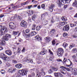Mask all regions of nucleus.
<instances>
[{
	"mask_svg": "<svg viewBox=\"0 0 77 77\" xmlns=\"http://www.w3.org/2000/svg\"><path fill=\"white\" fill-rule=\"evenodd\" d=\"M29 70L27 69H22L19 71V73L17 74V77H21L23 75H26L27 73L28 72Z\"/></svg>",
	"mask_w": 77,
	"mask_h": 77,
	"instance_id": "nucleus-1",
	"label": "nucleus"
},
{
	"mask_svg": "<svg viewBox=\"0 0 77 77\" xmlns=\"http://www.w3.org/2000/svg\"><path fill=\"white\" fill-rule=\"evenodd\" d=\"M71 0H61V2L60 0H58L57 3L59 5H64L65 3H69Z\"/></svg>",
	"mask_w": 77,
	"mask_h": 77,
	"instance_id": "nucleus-2",
	"label": "nucleus"
},
{
	"mask_svg": "<svg viewBox=\"0 0 77 77\" xmlns=\"http://www.w3.org/2000/svg\"><path fill=\"white\" fill-rule=\"evenodd\" d=\"M11 38V35L8 34H5L2 38L4 41H8L9 38Z\"/></svg>",
	"mask_w": 77,
	"mask_h": 77,
	"instance_id": "nucleus-3",
	"label": "nucleus"
},
{
	"mask_svg": "<svg viewBox=\"0 0 77 77\" xmlns=\"http://www.w3.org/2000/svg\"><path fill=\"white\" fill-rule=\"evenodd\" d=\"M64 52V50L62 48H59L58 50V52L57 53L58 56L59 57L62 56V54Z\"/></svg>",
	"mask_w": 77,
	"mask_h": 77,
	"instance_id": "nucleus-4",
	"label": "nucleus"
},
{
	"mask_svg": "<svg viewBox=\"0 0 77 77\" xmlns=\"http://www.w3.org/2000/svg\"><path fill=\"white\" fill-rule=\"evenodd\" d=\"M1 31V32L0 35L1 36H2V35H4L5 33H6L8 32V29H7L6 27L4 26Z\"/></svg>",
	"mask_w": 77,
	"mask_h": 77,
	"instance_id": "nucleus-5",
	"label": "nucleus"
},
{
	"mask_svg": "<svg viewBox=\"0 0 77 77\" xmlns=\"http://www.w3.org/2000/svg\"><path fill=\"white\" fill-rule=\"evenodd\" d=\"M9 27L11 29H14L15 27V24L13 22H10L9 24Z\"/></svg>",
	"mask_w": 77,
	"mask_h": 77,
	"instance_id": "nucleus-6",
	"label": "nucleus"
},
{
	"mask_svg": "<svg viewBox=\"0 0 77 77\" xmlns=\"http://www.w3.org/2000/svg\"><path fill=\"white\" fill-rule=\"evenodd\" d=\"M20 24V26L23 27H27V23L24 20L22 21Z\"/></svg>",
	"mask_w": 77,
	"mask_h": 77,
	"instance_id": "nucleus-7",
	"label": "nucleus"
},
{
	"mask_svg": "<svg viewBox=\"0 0 77 77\" xmlns=\"http://www.w3.org/2000/svg\"><path fill=\"white\" fill-rule=\"evenodd\" d=\"M1 56L2 57L1 58L4 60H8V57L5 54H1Z\"/></svg>",
	"mask_w": 77,
	"mask_h": 77,
	"instance_id": "nucleus-8",
	"label": "nucleus"
},
{
	"mask_svg": "<svg viewBox=\"0 0 77 77\" xmlns=\"http://www.w3.org/2000/svg\"><path fill=\"white\" fill-rule=\"evenodd\" d=\"M64 31H68L69 30V25L65 26L63 28Z\"/></svg>",
	"mask_w": 77,
	"mask_h": 77,
	"instance_id": "nucleus-9",
	"label": "nucleus"
},
{
	"mask_svg": "<svg viewBox=\"0 0 77 77\" xmlns=\"http://www.w3.org/2000/svg\"><path fill=\"white\" fill-rule=\"evenodd\" d=\"M54 75L56 77H63V75L60 72H55L54 73Z\"/></svg>",
	"mask_w": 77,
	"mask_h": 77,
	"instance_id": "nucleus-10",
	"label": "nucleus"
},
{
	"mask_svg": "<svg viewBox=\"0 0 77 77\" xmlns=\"http://www.w3.org/2000/svg\"><path fill=\"white\" fill-rule=\"evenodd\" d=\"M72 72H73V74L74 75H76L77 74V69L75 68H73L72 69Z\"/></svg>",
	"mask_w": 77,
	"mask_h": 77,
	"instance_id": "nucleus-11",
	"label": "nucleus"
},
{
	"mask_svg": "<svg viewBox=\"0 0 77 77\" xmlns=\"http://www.w3.org/2000/svg\"><path fill=\"white\" fill-rule=\"evenodd\" d=\"M54 7H55V5L53 4H52L49 7L50 12H53V8Z\"/></svg>",
	"mask_w": 77,
	"mask_h": 77,
	"instance_id": "nucleus-12",
	"label": "nucleus"
},
{
	"mask_svg": "<svg viewBox=\"0 0 77 77\" xmlns=\"http://www.w3.org/2000/svg\"><path fill=\"white\" fill-rule=\"evenodd\" d=\"M9 72H11V73H13V72H14L16 71V69H13L12 67H11L9 68Z\"/></svg>",
	"mask_w": 77,
	"mask_h": 77,
	"instance_id": "nucleus-13",
	"label": "nucleus"
},
{
	"mask_svg": "<svg viewBox=\"0 0 77 77\" xmlns=\"http://www.w3.org/2000/svg\"><path fill=\"white\" fill-rule=\"evenodd\" d=\"M46 42H49L51 40V38L50 37H47L44 38Z\"/></svg>",
	"mask_w": 77,
	"mask_h": 77,
	"instance_id": "nucleus-14",
	"label": "nucleus"
},
{
	"mask_svg": "<svg viewBox=\"0 0 77 77\" xmlns=\"http://www.w3.org/2000/svg\"><path fill=\"white\" fill-rule=\"evenodd\" d=\"M5 53L8 56L12 55V51L10 50H7L5 51Z\"/></svg>",
	"mask_w": 77,
	"mask_h": 77,
	"instance_id": "nucleus-15",
	"label": "nucleus"
},
{
	"mask_svg": "<svg viewBox=\"0 0 77 77\" xmlns=\"http://www.w3.org/2000/svg\"><path fill=\"white\" fill-rule=\"evenodd\" d=\"M35 38H36V40H37L38 41H41L42 40V38L41 37H39V36L38 35L35 36Z\"/></svg>",
	"mask_w": 77,
	"mask_h": 77,
	"instance_id": "nucleus-16",
	"label": "nucleus"
},
{
	"mask_svg": "<svg viewBox=\"0 0 77 77\" xmlns=\"http://www.w3.org/2000/svg\"><path fill=\"white\" fill-rule=\"evenodd\" d=\"M22 64H17L15 65V66L17 68L20 69L22 67Z\"/></svg>",
	"mask_w": 77,
	"mask_h": 77,
	"instance_id": "nucleus-17",
	"label": "nucleus"
},
{
	"mask_svg": "<svg viewBox=\"0 0 77 77\" xmlns=\"http://www.w3.org/2000/svg\"><path fill=\"white\" fill-rule=\"evenodd\" d=\"M13 33L14 35H17L18 34V36H20V33L19 32V31H14L13 32Z\"/></svg>",
	"mask_w": 77,
	"mask_h": 77,
	"instance_id": "nucleus-18",
	"label": "nucleus"
},
{
	"mask_svg": "<svg viewBox=\"0 0 77 77\" xmlns=\"http://www.w3.org/2000/svg\"><path fill=\"white\" fill-rule=\"evenodd\" d=\"M46 15V14H41V18L42 19V21L43 20H44V18H45V16Z\"/></svg>",
	"mask_w": 77,
	"mask_h": 77,
	"instance_id": "nucleus-19",
	"label": "nucleus"
},
{
	"mask_svg": "<svg viewBox=\"0 0 77 77\" xmlns=\"http://www.w3.org/2000/svg\"><path fill=\"white\" fill-rule=\"evenodd\" d=\"M72 6H73L74 7H76V8H77V1H75L74 2H73L72 5Z\"/></svg>",
	"mask_w": 77,
	"mask_h": 77,
	"instance_id": "nucleus-20",
	"label": "nucleus"
},
{
	"mask_svg": "<svg viewBox=\"0 0 77 77\" xmlns=\"http://www.w3.org/2000/svg\"><path fill=\"white\" fill-rule=\"evenodd\" d=\"M43 51H42L41 52H40L41 54H42V55H44V54H46V51H47V50L44 51V48H43Z\"/></svg>",
	"mask_w": 77,
	"mask_h": 77,
	"instance_id": "nucleus-21",
	"label": "nucleus"
},
{
	"mask_svg": "<svg viewBox=\"0 0 77 77\" xmlns=\"http://www.w3.org/2000/svg\"><path fill=\"white\" fill-rule=\"evenodd\" d=\"M0 44L1 45L5 46V41H4V40H2L0 42Z\"/></svg>",
	"mask_w": 77,
	"mask_h": 77,
	"instance_id": "nucleus-22",
	"label": "nucleus"
},
{
	"mask_svg": "<svg viewBox=\"0 0 77 77\" xmlns=\"http://www.w3.org/2000/svg\"><path fill=\"white\" fill-rule=\"evenodd\" d=\"M60 71L61 72V73H62L63 74H66V70H65L63 69L60 70Z\"/></svg>",
	"mask_w": 77,
	"mask_h": 77,
	"instance_id": "nucleus-23",
	"label": "nucleus"
},
{
	"mask_svg": "<svg viewBox=\"0 0 77 77\" xmlns=\"http://www.w3.org/2000/svg\"><path fill=\"white\" fill-rule=\"evenodd\" d=\"M52 69L53 71H58L59 68H58V67H53Z\"/></svg>",
	"mask_w": 77,
	"mask_h": 77,
	"instance_id": "nucleus-24",
	"label": "nucleus"
},
{
	"mask_svg": "<svg viewBox=\"0 0 77 77\" xmlns=\"http://www.w3.org/2000/svg\"><path fill=\"white\" fill-rule=\"evenodd\" d=\"M36 32L35 31H32L31 32V35L32 36H35L36 34Z\"/></svg>",
	"mask_w": 77,
	"mask_h": 77,
	"instance_id": "nucleus-25",
	"label": "nucleus"
},
{
	"mask_svg": "<svg viewBox=\"0 0 77 77\" xmlns=\"http://www.w3.org/2000/svg\"><path fill=\"white\" fill-rule=\"evenodd\" d=\"M36 16L35 14H34L33 16L32 17V18L33 21H35L36 19Z\"/></svg>",
	"mask_w": 77,
	"mask_h": 77,
	"instance_id": "nucleus-26",
	"label": "nucleus"
},
{
	"mask_svg": "<svg viewBox=\"0 0 77 77\" xmlns=\"http://www.w3.org/2000/svg\"><path fill=\"white\" fill-rule=\"evenodd\" d=\"M36 27V25L34 24H33L32 25V30H35Z\"/></svg>",
	"mask_w": 77,
	"mask_h": 77,
	"instance_id": "nucleus-27",
	"label": "nucleus"
},
{
	"mask_svg": "<svg viewBox=\"0 0 77 77\" xmlns=\"http://www.w3.org/2000/svg\"><path fill=\"white\" fill-rule=\"evenodd\" d=\"M61 20L63 21H66L67 20V19L66 18V17H63L61 18Z\"/></svg>",
	"mask_w": 77,
	"mask_h": 77,
	"instance_id": "nucleus-28",
	"label": "nucleus"
},
{
	"mask_svg": "<svg viewBox=\"0 0 77 77\" xmlns=\"http://www.w3.org/2000/svg\"><path fill=\"white\" fill-rule=\"evenodd\" d=\"M42 27V26L41 25H40L39 26H37V27H36V30H39Z\"/></svg>",
	"mask_w": 77,
	"mask_h": 77,
	"instance_id": "nucleus-29",
	"label": "nucleus"
},
{
	"mask_svg": "<svg viewBox=\"0 0 77 77\" xmlns=\"http://www.w3.org/2000/svg\"><path fill=\"white\" fill-rule=\"evenodd\" d=\"M26 61L27 63H33V61L32 60L30 59H27Z\"/></svg>",
	"mask_w": 77,
	"mask_h": 77,
	"instance_id": "nucleus-30",
	"label": "nucleus"
},
{
	"mask_svg": "<svg viewBox=\"0 0 77 77\" xmlns=\"http://www.w3.org/2000/svg\"><path fill=\"white\" fill-rule=\"evenodd\" d=\"M63 46L65 48H66V47L68 46V44L66 43L65 42H64L63 43Z\"/></svg>",
	"mask_w": 77,
	"mask_h": 77,
	"instance_id": "nucleus-31",
	"label": "nucleus"
},
{
	"mask_svg": "<svg viewBox=\"0 0 77 77\" xmlns=\"http://www.w3.org/2000/svg\"><path fill=\"white\" fill-rule=\"evenodd\" d=\"M54 21L53 20V18L52 19L51 21V24L49 25L50 26H51L53 24V23H54Z\"/></svg>",
	"mask_w": 77,
	"mask_h": 77,
	"instance_id": "nucleus-32",
	"label": "nucleus"
},
{
	"mask_svg": "<svg viewBox=\"0 0 77 77\" xmlns=\"http://www.w3.org/2000/svg\"><path fill=\"white\" fill-rule=\"evenodd\" d=\"M72 53H77V49L76 48H73L72 51Z\"/></svg>",
	"mask_w": 77,
	"mask_h": 77,
	"instance_id": "nucleus-33",
	"label": "nucleus"
},
{
	"mask_svg": "<svg viewBox=\"0 0 77 77\" xmlns=\"http://www.w3.org/2000/svg\"><path fill=\"white\" fill-rule=\"evenodd\" d=\"M42 21L44 24H45V25L48 24V21L46 20H43Z\"/></svg>",
	"mask_w": 77,
	"mask_h": 77,
	"instance_id": "nucleus-34",
	"label": "nucleus"
},
{
	"mask_svg": "<svg viewBox=\"0 0 77 77\" xmlns=\"http://www.w3.org/2000/svg\"><path fill=\"white\" fill-rule=\"evenodd\" d=\"M53 69H50L48 71V73L49 74H52L53 72Z\"/></svg>",
	"mask_w": 77,
	"mask_h": 77,
	"instance_id": "nucleus-35",
	"label": "nucleus"
},
{
	"mask_svg": "<svg viewBox=\"0 0 77 77\" xmlns=\"http://www.w3.org/2000/svg\"><path fill=\"white\" fill-rule=\"evenodd\" d=\"M70 25L71 27H75L76 26V24H70Z\"/></svg>",
	"mask_w": 77,
	"mask_h": 77,
	"instance_id": "nucleus-36",
	"label": "nucleus"
},
{
	"mask_svg": "<svg viewBox=\"0 0 77 77\" xmlns=\"http://www.w3.org/2000/svg\"><path fill=\"white\" fill-rule=\"evenodd\" d=\"M17 18V15H15L14 17H12L11 18V20H13L14 19H16Z\"/></svg>",
	"mask_w": 77,
	"mask_h": 77,
	"instance_id": "nucleus-37",
	"label": "nucleus"
},
{
	"mask_svg": "<svg viewBox=\"0 0 77 77\" xmlns=\"http://www.w3.org/2000/svg\"><path fill=\"white\" fill-rule=\"evenodd\" d=\"M60 25L61 26H63L65 25V23L64 22H61L59 23Z\"/></svg>",
	"mask_w": 77,
	"mask_h": 77,
	"instance_id": "nucleus-38",
	"label": "nucleus"
},
{
	"mask_svg": "<svg viewBox=\"0 0 77 77\" xmlns=\"http://www.w3.org/2000/svg\"><path fill=\"white\" fill-rule=\"evenodd\" d=\"M39 74H40L41 75H45V73L44 72H40Z\"/></svg>",
	"mask_w": 77,
	"mask_h": 77,
	"instance_id": "nucleus-39",
	"label": "nucleus"
},
{
	"mask_svg": "<svg viewBox=\"0 0 77 77\" xmlns=\"http://www.w3.org/2000/svg\"><path fill=\"white\" fill-rule=\"evenodd\" d=\"M72 37L73 38H77V36L75 34H74L72 35Z\"/></svg>",
	"mask_w": 77,
	"mask_h": 77,
	"instance_id": "nucleus-40",
	"label": "nucleus"
},
{
	"mask_svg": "<svg viewBox=\"0 0 77 77\" xmlns=\"http://www.w3.org/2000/svg\"><path fill=\"white\" fill-rule=\"evenodd\" d=\"M1 72L2 74H4L5 73V71L4 70H2L1 71Z\"/></svg>",
	"mask_w": 77,
	"mask_h": 77,
	"instance_id": "nucleus-41",
	"label": "nucleus"
},
{
	"mask_svg": "<svg viewBox=\"0 0 77 77\" xmlns=\"http://www.w3.org/2000/svg\"><path fill=\"white\" fill-rule=\"evenodd\" d=\"M52 44L53 45H54L56 44V42L55 40H53V41L52 42Z\"/></svg>",
	"mask_w": 77,
	"mask_h": 77,
	"instance_id": "nucleus-42",
	"label": "nucleus"
},
{
	"mask_svg": "<svg viewBox=\"0 0 77 77\" xmlns=\"http://www.w3.org/2000/svg\"><path fill=\"white\" fill-rule=\"evenodd\" d=\"M6 27V26H2V25H0V32L2 31V29H3V27Z\"/></svg>",
	"mask_w": 77,
	"mask_h": 77,
	"instance_id": "nucleus-43",
	"label": "nucleus"
},
{
	"mask_svg": "<svg viewBox=\"0 0 77 77\" xmlns=\"http://www.w3.org/2000/svg\"><path fill=\"white\" fill-rule=\"evenodd\" d=\"M55 32V29H51V33H54V32Z\"/></svg>",
	"mask_w": 77,
	"mask_h": 77,
	"instance_id": "nucleus-44",
	"label": "nucleus"
},
{
	"mask_svg": "<svg viewBox=\"0 0 77 77\" xmlns=\"http://www.w3.org/2000/svg\"><path fill=\"white\" fill-rule=\"evenodd\" d=\"M29 32H30V30H29V29H26L25 30V32L26 33H29Z\"/></svg>",
	"mask_w": 77,
	"mask_h": 77,
	"instance_id": "nucleus-45",
	"label": "nucleus"
},
{
	"mask_svg": "<svg viewBox=\"0 0 77 77\" xmlns=\"http://www.w3.org/2000/svg\"><path fill=\"white\" fill-rule=\"evenodd\" d=\"M36 77H41V74H37Z\"/></svg>",
	"mask_w": 77,
	"mask_h": 77,
	"instance_id": "nucleus-46",
	"label": "nucleus"
},
{
	"mask_svg": "<svg viewBox=\"0 0 77 77\" xmlns=\"http://www.w3.org/2000/svg\"><path fill=\"white\" fill-rule=\"evenodd\" d=\"M29 2H28V1H26L23 3V5H27V4H28Z\"/></svg>",
	"mask_w": 77,
	"mask_h": 77,
	"instance_id": "nucleus-47",
	"label": "nucleus"
},
{
	"mask_svg": "<svg viewBox=\"0 0 77 77\" xmlns=\"http://www.w3.org/2000/svg\"><path fill=\"white\" fill-rule=\"evenodd\" d=\"M67 61V59H66V58H64L63 60V62H66Z\"/></svg>",
	"mask_w": 77,
	"mask_h": 77,
	"instance_id": "nucleus-48",
	"label": "nucleus"
},
{
	"mask_svg": "<svg viewBox=\"0 0 77 77\" xmlns=\"http://www.w3.org/2000/svg\"><path fill=\"white\" fill-rule=\"evenodd\" d=\"M49 53H50V54H51L52 55H53V52H52L51 51V50L49 49Z\"/></svg>",
	"mask_w": 77,
	"mask_h": 77,
	"instance_id": "nucleus-49",
	"label": "nucleus"
},
{
	"mask_svg": "<svg viewBox=\"0 0 77 77\" xmlns=\"http://www.w3.org/2000/svg\"><path fill=\"white\" fill-rule=\"evenodd\" d=\"M63 36H68V34L67 33H64L63 34Z\"/></svg>",
	"mask_w": 77,
	"mask_h": 77,
	"instance_id": "nucleus-50",
	"label": "nucleus"
},
{
	"mask_svg": "<svg viewBox=\"0 0 77 77\" xmlns=\"http://www.w3.org/2000/svg\"><path fill=\"white\" fill-rule=\"evenodd\" d=\"M65 69L66 70H67L68 71H70V69H69L68 68L65 67Z\"/></svg>",
	"mask_w": 77,
	"mask_h": 77,
	"instance_id": "nucleus-51",
	"label": "nucleus"
},
{
	"mask_svg": "<svg viewBox=\"0 0 77 77\" xmlns=\"http://www.w3.org/2000/svg\"><path fill=\"white\" fill-rule=\"evenodd\" d=\"M70 45L72 46L73 47H74V46H75V44L74 43H71L70 44Z\"/></svg>",
	"mask_w": 77,
	"mask_h": 77,
	"instance_id": "nucleus-52",
	"label": "nucleus"
},
{
	"mask_svg": "<svg viewBox=\"0 0 77 77\" xmlns=\"http://www.w3.org/2000/svg\"><path fill=\"white\" fill-rule=\"evenodd\" d=\"M13 62L14 63H17V61L15 60H13Z\"/></svg>",
	"mask_w": 77,
	"mask_h": 77,
	"instance_id": "nucleus-53",
	"label": "nucleus"
},
{
	"mask_svg": "<svg viewBox=\"0 0 77 77\" xmlns=\"http://www.w3.org/2000/svg\"><path fill=\"white\" fill-rule=\"evenodd\" d=\"M65 67L64 66H61L60 67V68L61 69H65Z\"/></svg>",
	"mask_w": 77,
	"mask_h": 77,
	"instance_id": "nucleus-54",
	"label": "nucleus"
},
{
	"mask_svg": "<svg viewBox=\"0 0 77 77\" xmlns=\"http://www.w3.org/2000/svg\"><path fill=\"white\" fill-rule=\"evenodd\" d=\"M21 17L20 16H18V17L17 16V20H20V19Z\"/></svg>",
	"mask_w": 77,
	"mask_h": 77,
	"instance_id": "nucleus-55",
	"label": "nucleus"
},
{
	"mask_svg": "<svg viewBox=\"0 0 77 77\" xmlns=\"http://www.w3.org/2000/svg\"><path fill=\"white\" fill-rule=\"evenodd\" d=\"M72 58L73 59V60L76 58L75 55H73L72 57Z\"/></svg>",
	"mask_w": 77,
	"mask_h": 77,
	"instance_id": "nucleus-56",
	"label": "nucleus"
},
{
	"mask_svg": "<svg viewBox=\"0 0 77 77\" xmlns=\"http://www.w3.org/2000/svg\"><path fill=\"white\" fill-rule=\"evenodd\" d=\"M41 7L42 8H44V7H45V5L43 4L42 5Z\"/></svg>",
	"mask_w": 77,
	"mask_h": 77,
	"instance_id": "nucleus-57",
	"label": "nucleus"
},
{
	"mask_svg": "<svg viewBox=\"0 0 77 77\" xmlns=\"http://www.w3.org/2000/svg\"><path fill=\"white\" fill-rule=\"evenodd\" d=\"M68 7V5H65L64 6V9H66Z\"/></svg>",
	"mask_w": 77,
	"mask_h": 77,
	"instance_id": "nucleus-58",
	"label": "nucleus"
},
{
	"mask_svg": "<svg viewBox=\"0 0 77 77\" xmlns=\"http://www.w3.org/2000/svg\"><path fill=\"white\" fill-rule=\"evenodd\" d=\"M32 75L33 77H35V73H34V72L32 73Z\"/></svg>",
	"mask_w": 77,
	"mask_h": 77,
	"instance_id": "nucleus-59",
	"label": "nucleus"
},
{
	"mask_svg": "<svg viewBox=\"0 0 77 77\" xmlns=\"http://www.w3.org/2000/svg\"><path fill=\"white\" fill-rule=\"evenodd\" d=\"M20 51H21V49L20 48H18L17 53H20Z\"/></svg>",
	"mask_w": 77,
	"mask_h": 77,
	"instance_id": "nucleus-60",
	"label": "nucleus"
},
{
	"mask_svg": "<svg viewBox=\"0 0 77 77\" xmlns=\"http://www.w3.org/2000/svg\"><path fill=\"white\" fill-rule=\"evenodd\" d=\"M22 52H24L25 51V48H23V50H22Z\"/></svg>",
	"mask_w": 77,
	"mask_h": 77,
	"instance_id": "nucleus-61",
	"label": "nucleus"
},
{
	"mask_svg": "<svg viewBox=\"0 0 77 77\" xmlns=\"http://www.w3.org/2000/svg\"><path fill=\"white\" fill-rule=\"evenodd\" d=\"M4 16L5 15H2L1 16H0V18H3V17H4Z\"/></svg>",
	"mask_w": 77,
	"mask_h": 77,
	"instance_id": "nucleus-62",
	"label": "nucleus"
},
{
	"mask_svg": "<svg viewBox=\"0 0 77 77\" xmlns=\"http://www.w3.org/2000/svg\"><path fill=\"white\" fill-rule=\"evenodd\" d=\"M50 60L52 61L53 60V58H51L50 57L49 58Z\"/></svg>",
	"mask_w": 77,
	"mask_h": 77,
	"instance_id": "nucleus-63",
	"label": "nucleus"
},
{
	"mask_svg": "<svg viewBox=\"0 0 77 77\" xmlns=\"http://www.w3.org/2000/svg\"><path fill=\"white\" fill-rule=\"evenodd\" d=\"M19 42H22V41H23V40L21 38H19Z\"/></svg>",
	"mask_w": 77,
	"mask_h": 77,
	"instance_id": "nucleus-64",
	"label": "nucleus"
}]
</instances>
